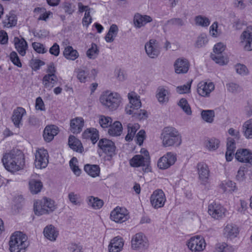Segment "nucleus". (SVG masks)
<instances>
[{"label":"nucleus","instance_id":"nucleus-22","mask_svg":"<svg viewBox=\"0 0 252 252\" xmlns=\"http://www.w3.org/2000/svg\"><path fill=\"white\" fill-rule=\"evenodd\" d=\"M152 21V18L150 16L142 15L139 13H136L133 19L134 26L137 28H140Z\"/></svg>","mask_w":252,"mask_h":252},{"label":"nucleus","instance_id":"nucleus-47","mask_svg":"<svg viewBox=\"0 0 252 252\" xmlns=\"http://www.w3.org/2000/svg\"><path fill=\"white\" fill-rule=\"evenodd\" d=\"M132 115L133 117L140 120L146 119L148 117L147 112L142 109H137L133 111V113Z\"/></svg>","mask_w":252,"mask_h":252},{"label":"nucleus","instance_id":"nucleus-57","mask_svg":"<svg viewBox=\"0 0 252 252\" xmlns=\"http://www.w3.org/2000/svg\"><path fill=\"white\" fill-rule=\"evenodd\" d=\"M32 46L33 49L38 53L43 54L47 52V50L41 43L34 42L32 43Z\"/></svg>","mask_w":252,"mask_h":252},{"label":"nucleus","instance_id":"nucleus-52","mask_svg":"<svg viewBox=\"0 0 252 252\" xmlns=\"http://www.w3.org/2000/svg\"><path fill=\"white\" fill-rule=\"evenodd\" d=\"M57 81V76L54 75V76L50 77L48 81H43V82L45 87L50 90L54 87L55 84L56 83Z\"/></svg>","mask_w":252,"mask_h":252},{"label":"nucleus","instance_id":"nucleus-45","mask_svg":"<svg viewBox=\"0 0 252 252\" xmlns=\"http://www.w3.org/2000/svg\"><path fill=\"white\" fill-rule=\"evenodd\" d=\"M235 68L236 72L242 76H246L248 75L249 73L248 68L243 64H236L235 65Z\"/></svg>","mask_w":252,"mask_h":252},{"label":"nucleus","instance_id":"nucleus-19","mask_svg":"<svg viewBox=\"0 0 252 252\" xmlns=\"http://www.w3.org/2000/svg\"><path fill=\"white\" fill-rule=\"evenodd\" d=\"M59 132V128L55 125L47 126L45 127L43 133L44 140L49 142Z\"/></svg>","mask_w":252,"mask_h":252},{"label":"nucleus","instance_id":"nucleus-11","mask_svg":"<svg viewBox=\"0 0 252 252\" xmlns=\"http://www.w3.org/2000/svg\"><path fill=\"white\" fill-rule=\"evenodd\" d=\"M145 50L148 56L152 59L157 58L160 53L158 43L154 39H150L145 43Z\"/></svg>","mask_w":252,"mask_h":252},{"label":"nucleus","instance_id":"nucleus-23","mask_svg":"<svg viewBox=\"0 0 252 252\" xmlns=\"http://www.w3.org/2000/svg\"><path fill=\"white\" fill-rule=\"evenodd\" d=\"M130 105L126 107L125 110L126 114L131 115L133 111L137 110L141 106V102L138 98L133 97L128 94Z\"/></svg>","mask_w":252,"mask_h":252},{"label":"nucleus","instance_id":"nucleus-61","mask_svg":"<svg viewBox=\"0 0 252 252\" xmlns=\"http://www.w3.org/2000/svg\"><path fill=\"white\" fill-rule=\"evenodd\" d=\"M137 144L139 146L143 144L144 139L145 137V132L144 130H140L136 135Z\"/></svg>","mask_w":252,"mask_h":252},{"label":"nucleus","instance_id":"nucleus-9","mask_svg":"<svg viewBox=\"0 0 252 252\" xmlns=\"http://www.w3.org/2000/svg\"><path fill=\"white\" fill-rule=\"evenodd\" d=\"M225 209L220 203L215 201L210 203L208 207V212L212 218L215 219L222 218L225 216Z\"/></svg>","mask_w":252,"mask_h":252},{"label":"nucleus","instance_id":"nucleus-13","mask_svg":"<svg viewBox=\"0 0 252 252\" xmlns=\"http://www.w3.org/2000/svg\"><path fill=\"white\" fill-rule=\"evenodd\" d=\"M189 66L190 63L188 60L181 57L174 62V71L177 74H186L188 72Z\"/></svg>","mask_w":252,"mask_h":252},{"label":"nucleus","instance_id":"nucleus-49","mask_svg":"<svg viewBox=\"0 0 252 252\" xmlns=\"http://www.w3.org/2000/svg\"><path fill=\"white\" fill-rule=\"evenodd\" d=\"M9 57L10 61L15 65H16L19 67H22V63L16 52L12 51V52H11Z\"/></svg>","mask_w":252,"mask_h":252},{"label":"nucleus","instance_id":"nucleus-2","mask_svg":"<svg viewBox=\"0 0 252 252\" xmlns=\"http://www.w3.org/2000/svg\"><path fill=\"white\" fill-rule=\"evenodd\" d=\"M9 245L10 252H25L29 246L27 236L21 231H16L11 236Z\"/></svg>","mask_w":252,"mask_h":252},{"label":"nucleus","instance_id":"nucleus-27","mask_svg":"<svg viewBox=\"0 0 252 252\" xmlns=\"http://www.w3.org/2000/svg\"><path fill=\"white\" fill-rule=\"evenodd\" d=\"M26 110L22 107H17L13 111L11 117L12 122L16 127H19L23 116L26 114Z\"/></svg>","mask_w":252,"mask_h":252},{"label":"nucleus","instance_id":"nucleus-38","mask_svg":"<svg viewBox=\"0 0 252 252\" xmlns=\"http://www.w3.org/2000/svg\"><path fill=\"white\" fill-rule=\"evenodd\" d=\"M201 116L205 122L212 123L214 120L215 112L213 110H203L201 112Z\"/></svg>","mask_w":252,"mask_h":252},{"label":"nucleus","instance_id":"nucleus-36","mask_svg":"<svg viewBox=\"0 0 252 252\" xmlns=\"http://www.w3.org/2000/svg\"><path fill=\"white\" fill-rule=\"evenodd\" d=\"M85 171L93 177H95L99 175L100 168L98 165L87 164L84 166Z\"/></svg>","mask_w":252,"mask_h":252},{"label":"nucleus","instance_id":"nucleus-7","mask_svg":"<svg viewBox=\"0 0 252 252\" xmlns=\"http://www.w3.org/2000/svg\"><path fill=\"white\" fill-rule=\"evenodd\" d=\"M48 153L44 149H38L35 155L34 164L38 169L45 168L48 163Z\"/></svg>","mask_w":252,"mask_h":252},{"label":"nucleus","instance_id":"nucleus-62","mask_svg":"<svg viewBox=\"0 0 252 252\" xmlns=\"http://www.w3.org/2000/svg\"><path fill=\"white\" fill-rule=\"evenodd\" d=\"M225 48V45L222 43H218L214 47V53L213 54H222Z\"/></svg>","mask_w":252,"mask_h":252},{"label":"nucleus","instance_id":"nucleus-50","mask_svg":"<svg viewBox=\"0 0 252 252\" xmlns=\"http://www.w3.org/2000/svg\"><path fill=\"white\" fill-rule=\"evenodd\" d=\"M45 64V63L38 59H32L30 63V65L34 70H38L40 66Z\"/></svg>","mask_w":252,"mask_h":252},{"label":"nucleus","instance_id":"nucleus-42","mask_svg":"<svg viewBox=\"0 0 252 252\" xmlns=\"http://www.w3.org/2000/svg\"><path fill=\"white\" fill-rule=\"evenodd\" d=\"M211 59L220 65H223L227 63V60L222 54H211Z\"/></svg>","mask_w":252,"mask_h":252},{"label":"nucleus","instance_id":"nucleus-46","mask_svg":"<svg viewBox=\"0 0 252 252\" xmlns=\"http://www.w3.org/2000/svg\"><path fill=\"white\" fill-rule=\"evenodd\" d=\"M220 141L215 138L209 139L207 142L206 146L210 150H215L219 147Z\"/></svg>","mask_w":252,"mask_h":252},{"label":"nucleus","instance_id":"nucleus-30","mask_svg":"<svg viewBox=\"0 0 252 252\" xmlns=\"http://www.w3.org/2000/svg\"><path fill=\"white\" fill-rule=\"evenodd\" d=\"M239 233V228L235 224H228L224 229V234L231 239L235 238Z\"/></svg>","mask_w":252,"mask_h":252},{"label":"nucleus","instance_id":"nucleus-55","mask_svg":"<svg viewBox=\"0 0 252 252\" xmlns=\"http://www.w3.org/2000/svg\"><path fill=\"white\" fill-rule=\"evenodd\" d=\"M98 53V50L96 45L95 43H92L91 48L87 51V56L90 59H94V54H97Z\"/></svg>","mask_w":252,"mask_h":252},{"label":"nucleus","instance_id":"nucleus-31","mask_svg":"<svg viewBox=\"0 0 252 252\" xmlns=\"http://www.w3.org/2000/svg\"><path fill=\"white\" fill-rule=\"evenodd\" d=\"M108 133L113 136H120L122 132L123 127L121 123L119 121L115 122L113 125H110Z\"/></svg>","mask_w":252,"mask_h":252},{"label":"nucleus","instance_id":"nucleus-41","mask_svg":"<svg viewBox=\"0 0 252 252\" xmlns=\"http://www.w3.org/2000/svg\"><path fill=\"white\" fill-rule=\"evenodd\" d=\"M178 105L180 106L187 115H190L191 114V108L186 98H182L178 103Z\"/></svg>","mask_w":252,"mask_h":252},{"label":"nucleus","instance_id":"nucleus-3","mask_svg":"<svg viewBox=\"0 0 252 252\" xmlns=\"http://www.w3.org/2000/svg\"><path fill=\"white\" fill-rule=\"evenodd\" d=\"M122 98L117 93L105 92L101 95L99 101L103 106L110 110L117 109L121 102Z\"/></svg>","mask_w":252,"mask_h":252},{"label":"nucleus","instance_id":"nucleus-34","mask_svg":"<svg viewBox=\"0 0 252 252\" xmlns=\"http://www.w3.org/2000/svg\"><path fill=\"white\" fill-rule=\"evenodd\" d=\"M156 96L160 103L167 102L168 101V92L163 87H159L157 89Z\"/></svg>","mask_w":252,"mask_h":252},{"label":"nucleus","instance_id":"nucleus-59","mask_svg":"<svg viewBox=\"0 0 252 252\" xmlns=\"http://www.w3.org/2000/svg\"><path fill=\"white\" fill-rule=\"evenodd\" d=\"M78 79L82 83L86 82L88 78L87 71L82 69H79L77 75Z\"/></svg>","mask_w":252,"mask_h":252},{"label":"nucleus","instance_id":"nucleus-28","mask_svg":"<svg viewBox=\"0 0 252 252\" xmlns=\"http://www.w3.org/2000/svg\"><path fill=\"white\" fill-rule=\"evenodd\" d=\"M14 45L18 53L22 56L26 54V50L28 48V43L24 38L20 39L18 37H15L14 39Z\"/></svg>","mask_w":252,"mask_h":252},{"label":"nucleus","instance_id":"nucleus-16","mask_svg":"<svg viewBox=\"0 0 252 252\" xmlns=\"http://www.w3.org/2000/svg\"><path fill=\"white\" fill-rule=\"evenodd\" d=\"M242 42L245 43L244 49L246 51L252 50V27H248L241 35Z\"/></svg>","mask_w":252,"mask_h":252},{"label":"nucleus","instance_id":"nucleus-58","mask_svg":"<svg viewBox=\"0 0 252 252\" xmlns=\"http://www.w3.org/2000/svg\"><path fill=\"white\" fill-rule=\"evenodd\" d=\"M69 201L74 205H80V202L78 200V195L73 192H70L68 195Z\"/></svg>","mask_w":252,"mask_h":252},{"label":"nucleus","instance_id":"nucleus-20","mask_svg":"<svg viewBox=\"0 0 252 252\" xmlns=\"http://www.w3.org/2000/svg\"><path fill=\"white\" fill-rule=\"evenodd\" d=\"M173 160V153L168 152L165 155L160 158L158 161V166L161 169H165L170 167Z\"/></svg>","mask_w":252,"mask_h":252},{"label":"nucleus","instance_id":"nucleus-33","mask_svg":"<svg viewBox=\"0 0 252 252\" xmlns=\"http://www.w3.org/2000/svg\"><path fill=\"white\" fill-rule=\"evenodd\" d=\"M63 56L67 60L74 61L79 57V54L71 46H66L63 52Z\"/></svg>","mask_w":252,"mask_h":252},{"label":"nucleus","instance_id":"nucleus-12","mask_svg":"<svg viewBox=\"0 0 252 252\" xmlns=\"http://www.w3.org/2000/svg\"><path fill=\"white\" fill-rule=\"evenodd\" d=\"M165 201L164 193L161 189L156 190L151 195L150 201L155 208L162 207Z\"/></svg>","mask_w":252,"mask_h":252},{"label":"nucleus","instance_id":"nucleus-37","mask_svg":"<svg viewBox=\"0 0 252 252\" xmlns=\"http://www.w3.org/2000/svg\"><path fill=\"white\" fill-rule=\"evenodd\" d=\"M88 204L94 209H99L103 205V201L98 197L93 196L88 197Z\"/></svg>","mask_w":252,"mask_h":252},{"label":"nucleus","instance_id":"nucleus-48","mask_svg":"<svg viewBox=\"0 0 252 252\" xmlns=\"http://www.w3.org/2000/svg\"><path fill=\"white\" fill-rule=\"evenodd\" d=\"M208 42L207 36L205 34H201L197 37L195 43V46L201 48L204 46Z\"/></svg>","mask_w":252,"mask_h":252},{"label":"nucleus","instance_id":"nucleus-56","mask_svg":"<svg viewBox=\"0 0 252 252\" xmlns=\"http://www.w3.org/2000/svg\"><path fill=\"white\" fill-rule=\"evenodd\" d=\"M191 82L186 85L178 86L176 88V91L179 94H183L189 92L190 89Z\"/></svg>","mask_w":252,"mask_h":252},{"label":"nucleus","instance_id":"nucleus-4","mask_svg":"<svg viewBox=\"0 0 252 252\" xmlns=\"http://www.w3.org/2000/svg\"><path fill=\"white\" fill-rule=\"evenodd\" d=\"M56 208L55 201L47 197H44L39 201L35 202L33 205L34 214L37 216L49 214Z\"/></svg>","mask_w":252,"mask_h":252},{"label":"nucleus","instance_id":"nucleus-5","mask_svg":"<svg viewBox=\"0 0 252 252\" xmlns=\"http://www.w3.org/2000/svg\"><path fill=\"white\" fill-rule=\"evenodd\" d=\"M150 162V157H144L141 155H136L129 160V164L133 167H143L144 172H148L151 171Z\"/></svg>","mask_w":252,"mask_h":252},{"label":"nucleus","instance_id":"nucleus-53","mask_svg":"<svg viewBox=\"0 0 252 252\" xmlns=\"http://www.w3.org/2000/svg\"><path fill=\"white\" fill-rule=\"evenodd\" d=\"M62 7L65 13L69 15L72 14L75 10V6L68 2H64L63 4Z\"/></svg>","mask_w":252,"mask_h":252},{"label":"nucleus","instance_id":"nucleus-24","mask_svg":"<svg viewBox=\"0 0 252 252\" xmlns=\"http://www.w3.org/2000/svg\"><path fill=\"white\" fill-rule=\"evenodd\" d=\"M197 167L199 179L203 183L206 182L209 176V170L208 165L204 162H200L198 163Z\"/></svg>","mask_w":252,"mask_h":252},{"label":"nucleus","instance_id":"nucleus-44","mask_svg":"<svg viewBox=\"0 0 252 252\" xmlns=\"http://www.w3.org/2000/svg\"><path fill=\"white\" fill-rule=\"evenodd\" d=\"M46 72L48 73L43 78V81H48L50 77L54 76L56 72V69L54 63L53 62L50 63L48 65V68Z\"/></svg>","mask_w":252,"mask_h":252},{"label":"nucleus","instance_id":"nucleus-21","mask_svg":"<svg viewBox=\"0 0 252 252\" xmlns=\"http://www.w3.org/2000/svg\"><path fill=\"white\" fill-rule=\"evenodd\" d=\"M123 239L119 236L116 237L111 240L108 246L109 252H120L124 246Z\"/></svg>","mask_w":252,"mask_h":252},{"label":"nucleus","instance_id":"nucleus-18","mask_svg":"<svg viewBox=\"0 0 252 252\" xmlns=\"http://www.w3.org/2000/svg\"><path fill=\"white\" fill-rule=\"evenodd\" d=\"M162 143L164 146L173 145V129L171 127H165L161 134Z\"/></svg>","mask_w":252,"mask_h":252},{"label":"nucleus","instance_id":"nucleus-6","mask_svg":"<svg viewBox=\"0 0 252 252\" xmlns=\"http://www.w3.org/2000/svg\"><path fill=\"white\" fill-rule=\"evenodd\" d=\"M149 247V243L146 237L143 233H136L131 239V248L133 250H139L147 249Z\"/></svg>","mask_w":252,"mask_h":252},{"label":"nucleus","instance_id":"nucleus-15","mask_svg":"<svg viewBox=\"0 0 252 252\" xmlns=\"http://www.w3.org/2000/svg\"><path fill=\"white\" fill-rule=\"evenodd\" d=\"M214 89L215 85L213 83L201 82L197 85V91L200 95L203 97H208Z\"/></svg>","mask_w":252,"mask_h":252},{"label":"nucleus","instance_id":"nucleus-64","mask_svg":"<svg viewBox=\"0 0 252 252\" xmlns=\"http://www.w3.org/2000/svg\"><path fill=\"white\" fill-rule=\"evenodd\" d=\"M68 252H83L82 247L76 244H72L68 248Z\"/></svg>","mask_w":252,"mask_h":252},{"label":"nucleus","instance_id":"nucleus-17","mask_svg":"<svg viewBox=\"0 0 252 252\" xmlns=\"http://www.w3.org/2000/svg\"><path fill=\"white\" fill-rule=\"evenodd\" d=\"M125 209L117 207L110 214L111 220L117 223H122L127 219V216L124 213Z\"/></svg>","mask_w":252,"mask_h":252},{"label":"nucleus","instance_id":"nucleus-32","mask_svg":"<svg viewBox=\"0 0 252 252\" xmlns=\"http://www.w3.org/2000/svg\"><path fill=\"white\" fill-rule=\"evenodd\" d=\"M44 236L51 241H55L58 236L55 227L52 225L46 226L43 230Z\"/></svg>","mask_w":252,"mask_h":252},{"label":"nucleus","instance_id":"nucleus-51","mask_svg":"<svg viewBox=\"0 0 252 252\" xmlns=\"http://www.w3.org/2000/svg\"><path fill=\"white\" fill-rule=\"evenodd\" d=\"M227 90L231 93H236L241 91V87L236 83L231 82L226 84Z\"/></svg>","mask_w":252,"mask_h":252},{"label":"nucleus","instance_id":"nucleus-1","mask_svg":"<svg viewBox=\"0 0 252 252\" xmlns=\"http://www.w3.org/2000/svg\"><path fill=\"white\" fill-rule=\"evenodd\" d=\"M2 162L5 168L10 172L19 171L25 165L24 155L20 151L16 154L14 151L5 154L3 156Z\"/></svg>","mask_w":252,"mask_h":252},{"label":"nucleus","instance_id":"nucleus-35","mask_svg":"<svg viewBox=\"0 0 252 252\" xmlns=\"http://www.w3.org/2000/svg\"><path fill=\"white\" fill-rule=\"evenodd\" d=\"M29 189L32 194H37L40 191L42 187V183L39 180L32 179L29 182Z\"/></svg>","mask_w":252,"mask_h":252},{"label":"nucleus","instance_id":"nucleus-60","mask_svg":"<svg viewBox=\"0 0 252 252\" xmlns=\"http://www.w3.org/2000/svg\"><path fill=\"white\" fill-rule=\"evenodd\" d=\"M92 17L90 15V11L86 10L84 17L82 19V23L84 26L88 27L92 22Z\"/></svg>","mask_w":252,"mask_h":252},{"label":"nucleus","instance_id":"nucleus-25","mask_svg":"<svg viewBox=\"0 0 252 252\" xmlns=\"http://www.w3.org/2000/svg\"><path fill=\"white\" fill-rule=\"evenodd\" d=\"M84 121L82 118L77 117L72 119L70 121V131L73 133H80L84 126Z\"/></svg>","mask_w":252,"mask_h":252},{"label":"nucleus","instance_id":"nucleus-8","mask_svg":"<svg viewBox=\"0 0 252 252\" xmlns=\"http://www.w3.org/2000/svg\"><path fill=\"white\" fill-rule=\"evenodd\" d=\"M98 147L110 158L116 154L115 143L110 140L101 139L98 143Z\"/></svg>","mask_w":252,"mask_h":252},{"label":"nucleus","instance_id":"nucleus-10","mask_svg":"<svg viewBox=\"0 0 252 252\" xmlns=\"http://www.w3.org/2000/svg\"><path fill=\"white\" fill-rule=\"evenodd\" d=\"M205 242L202 237L196 236L191 237L187 243L188 248L192 252H199L205 247Z\"/></svg>","mask_w":252,"mask_h":252},{"label":"nucleus","instance_id":"nucleus-39","mask_svg":"<svg viewBox=\"0 0 252 252\" xmlns=\"http://www.w3.org/2000/svg\"><path fill=\"white\" fill-rule=\"evenodd\" d=\"M244 135L247 138H252V119L247 121L243 125Z\"/></svg>","mask_w":252,"mask_h":252},{"label":"nucleus","instance_id":"nucleus-54","mask_svg":"<svg viewBox=\"0 0 252 252\" xmlns=\"http://www.w3.org/2000/svg\"><path fill=\"white\" fill-rule=\"evenodd\" d=\"M112 121V119L110 117L101 116L99 123L102 127L105 128L110 126Z\"/></svg>","mask_w":252,"mask_h":252},{"label":"nucleus","instance_id":"nucleus-29","mask_svg":"<svg viewBox=\"0 0 252 252\" xmlns=\"http://www.w3.org/2000/svg\"><path fill=\"white\" fill-rule=\"evenodd\" d=\"M68 145L69 147L74 151L82 153L84 148L81 141L73 135H70L68 138Z\"/></svg>","mask_w":252,"mask_h":252},{"label":"nucleus","instance_id":"nucleus-26","mask_svg":"<svg viewBox=\"0 0 252 252\" xmlns=\"http://www.w3.org/2000/svg\"><path fill=\"white\" fill-rule=\"evenodd\" d=\"M83 139H90L93 144H94L99 139L98 131L94 128H90L85 130L82 133Z\"/></svg>","mask_w":252,"mask_h":252},{"label":"nucleus","instance_id":"nucleus-43","mask_svg":"<svg viewBox=\"0 0 252 252\" xmlns=\"http://www.w3.org/2000/svg\"><path fill=\"white\" fill-rule=\"evenodd\" d=\"M77 162L78 161L77 158L75 157H73L69 161V166L74 174L76 175L77 176H79L81 173V170L76 164V163H77Z\"/></svg>","mask_w":252,"mask_h":252},{"label":"nucleus","instance_id":"nucleus-63","mask_svg":"<svg viewBox=\"0 0 252 252\" xmlns=\"http://www.w3.org/2000/svg\"><path fill=\"white\" fill-rule=\"evenodd\" d=\"M35 108L36 110L40 111H45V105L42 98L40 96L36 99L35 101Z\"/></svg>","mask_w":252,"mask_h":252},{"label":"nucleus","instance_id":"nucleus-40","mask_svg":"<svg viewBox=\"0 0 252 252\" xmlns=\"http://www.w3.org/2000/svg\"><path fill=\"white\" fill-rule=\"evenodd\" d=\"M196 25L203 27H207L210 24V20L203 16L198 15L194 18Z\"/></svg>","mask_w":252,"mask_h":252},{"label":"nucleus","instance_id":"nucleus-14","mask_svg":"<svg viewBox=\"0 0 252 252\" xmlns=\"http://www.w3.org/2000/svg\"><path fill=\"white\" fill-rule=\"evenodd\" d=\"M235 158L239 162L247 163L252 165V152L248 149H238L235 155Z\"/></svg>","mask_w":252,"mask_h":252}]
</instances>
